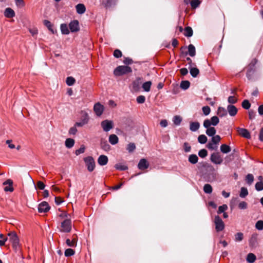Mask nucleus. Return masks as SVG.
<instances>
[{"label":"nucleus","mask_w":263,"mask_h":263,"mask_svg":"<svg viewBox=\"0 0 263 263\" xmlns=\"http://www.w3.org/2000/svg\"><path fill=\"white\" fill-rule=\"evenodd\" d=\"M257 62V60L254 58L252 60L249 64L246 67L247 69L246 76L249 80H251L253 79V76L256 71L255 65Z\"/></svg>","instance_id":"f257e3e1"},{"label":"nucleus","mask_w":263,"mask_h":263,"mask_svg":"<svg viewBox=\"0 0 263 263\" xmlns=\"http://www.w3.org/2000/svg\"><path fill=\"white\" fill-rule=\"evenodd\" d=\"M9 237V240L12 244L13 248L17 251L20 249L19 239L16 233L14 232H10L8 234Z\"/></svg>","instance_id":"f03ea898"},{"label":"nucleus","mask_w":263,"mask_h":263,"mask_svg":"<svg viewBox=\"0 0 263 263\" xmlns=\"http://www.w3.org/2000/svg\"><path fill=\"white\" fill-rule=\"evenodd\" d=\"M132 72L131 67L127 65L119 66H118L114 71V73L115 76H120L123 74H127Z\"/></svg>","instance_id":"7ed1b4c3"},{"label":"nucleus","mask_w":263,"mask_h":263,"mask_svg":"<svg viewBox=\"0 0 263 263\" xmlns=\"http://www.w3.org/2000/svg\"><path fill=\"white\" fill-rule=\"evenodd\" d=\"M71 221L70 218H67L61 222L59 230L61 232L69 233L71 230Z\"/></svg>","instance_id":"20e7f679"},{"label":"nucleus","mask_w":263,"mask_h":263,"mask_svg":"<svg viewBox=\"0 0 263 263\" xmlns=\"http://www.w3.org/2000/svg\"><path fill=\"white\" fill-rule=\"evenodd\" d=\"M188 51H184L183 49H186V47H181L180 48L181 56L184 57L187 54H189L191 57H193L196 55V49L195 46L193 44H190L187 47Z\"/></svg>","instance_id":"39448f33"},{"label":"nucleus","mask_w":263,"mask_h":263,"mask_svg":"<svg viewBox=\"0 0 263 263\" xmlns=\"http://www.w3.org/2000/svg\"><path fill=\"white\" fill-rule=\"evenodd\" d=\"M214 223L215 226V230L217 232L223 231L225 228V224L221 218L216 215L214 217Z\"/></svg>","instance_id":"423d86ee"},{"label":"nucleus","mask_w":263,"mask_h":263,"mask_svg":"<svg viewBox=\"0 0 263 263\" xmlns=\"http://www.w3.org/2000/svg\"><path fill=\"white\" fill-rule=\"evenodd\" d=\"M83 160L88 171L90 172H92L96 167L94 159L91 156H88L84 158Z\"/></svg>","instance_id":"0eeeda50"},{"label":"nucleus","mask_w":263,"mask_h":263,"mask_svg":"<svg viewBox=\"0 0 263 263\" xmlns=\"http://www.w3.org/2000/svg\"><path fill=\"white\" fill-rule=\"evenodd\" d=\"M101 126L104 132H107L114 127V122L111 120H105L101 122Z\"/></svg>","instance_id":"6e6552de"},{"label":"nucleus","mask_w":263,"mask_h":263,"mask_svg":"<svg viewBox=\"0 0 263 263\" xmlns=\"http://www.w3.org/2000/svg\"><path fill=\"white\" fill-rule=\"evenodd\" d=\"M210 159L216 164H220L223 161V159L219 153H214L211 154Z\"/></svg>","instance_id":"1a4fd4ad"},{"label":"nucleus","mask_w":263,"mask_h":263,"mask_svg":"<svg viewBox=\"0 0 263 263\" xmlns=\"http://www.w3.org/2000/svg\"><path fill=\"white\" fill-rule=\"evenodd\" d=\"M104 110V106L101 104L99 102L96 103L93 106V110L96 115L98 117L102 115Z\"/></svg>","instance_id":"9d476101"},{"label":"nucleus","mask_w":263,"mask_h":263,"mask_svg":"<svg viewBox=\"0 0 263 263\" xmlns=\"http://www.w3.org/2000/svg\"><path fill=\"white\" fill-rule=\"evenodd\" d=\"M3 185H6L4 187V191L5 192H12L13 191L14 189L13 187V181L11 179H7L4 183Z\"/></svg>","instance_id":"9b49d317"},{"label":"nucleus","mask_w":263,"mask_h":263,"mask_svg":"<svg viewBox=\"0 0 263 263\" xmlns=\"http://www.w3.org/2000/svg\"><path fill=\"white\" fill-rule=\"evenodd\" d=\"M50 210V206L47 202L44 201L41 203L38 206L39 212L40 213H45Z\"/></svg>","instance_id":"f8f14e48"},{"label":"nucleus","mask_w":263,"mask_h":263,"mask_svg":"<svg viewBox=\"0 0 263 263\" xmlns=\"http://www.w3.org/2000/svg\"><path fill=\"white\" fill-rule=\"evenodd\" d=\"M117 0H102V5L106 8L109 9L114 7Z\"/></svg>","instance_id":"ddd939ff"},{"label":"nucleus","mask_w":263,"mask_h":263,"mask_svg":"<svg viewBox=\"0 0 263 263\" xmlns=\"http://www.w3.org/2000/svg\"><path fill=\"white\" fill-rule=\"evenodd\" d=\"M237 130L238 133L242 137L247 138V139H250L251 138V135L249 133V132L245 128H240L238 127L237 128Z\"/></svg>","instance_id":"4468645a"},{"label":"nucleus","mask_w":263,"mask_h":263,"mask_svg":"<svg viewBox=\"0 0 263 263\" xmlns=\"http://www.w3.org/2000/svg\"><path fill=\"white\" fill-rule=\"evenodd\" d=\"M149 167V163L146 159L143 158L141 159L138 163V167L139 170H144Z\"/></svg>","instance_id":"2eb2a0df"},{"label":"nucleus","mask_w":263,"mask_h":263,"mask_svg":"<svg viewBox=\"0 0 263 263\" xmlns=\"http://www.w3.org/2000/svg\"><path fill=\"white\" fill-rule=\"evenodd\" d=\"M69 28L71 32H76L79 30V23L77 20H74L71 21L69 25Z\"/></svg>","instance_id":"dca6fc26"},{"label":"nucleus","mask_w":263,"mask_h":263,"mask_svg":"<svg viewBox=\"0 0 263 263\" xmlns=\"http://www.w3.org/2000/svg\"><path fill=\"white\" fill-rule=\"evenodd\" d=\"M238 111L237 108L233 105H229L227 106V112H228L231 116H235Z\"/></svg>","instance_id":"f3484780"},{"label":"nucleus","mask_w":263,"mask_h":263,"mask_svg":"<svg viewBox=\"0 0 263 263\" xmlns=\"http://www.w3.org/2000/svg\"><path fill=\"white\" fill-rule=\"evenodd\" d=\"M108 161V157L104 155L100 156L98 159V163L99 165L103 166L106 165Z\"/></svg>","instance_id":"a211bd4d"},{"label":"nucleus","mask_w":263,"mask_h":263,"mask_svg":"<svg viewBox=\"0 0 263 263\" xmlns=\"http://www.w3.org/2000/svg\"><path fill=\"white\" fill-rule=\"evenodd\" d=\"M142 83V78H137L133 82V89L135 91H137L140 88V86Z\"/></svg>","instance_id":"6ab92c4d"},{"label":"nucleus","mask_w":263,"mask_h":263,"mask_svg":"<svg viewBox=\"0 0 263 263\" xmlns=\"http://www.w3.org/2000/svg\"><path fill=\"white\" fill-rule=\"evenodd\" d=\"M257 243V235L256 234H253L250 240H249V245L250 246L252 247H255L256 246Z\"/></svg>","instance_id":"aec40b11"},{"label":"nucleus","mask_w":263,"mask_h":263,"mask_svg":"<svg viewBox=\"0 0 263 263\" xmlns=\"http://www.w3.org/2000/svg\"><path fill=\"white\" fill-rule=\"evenodd\" d=\"M189 69H190L191 75L193 78L197 77L199 73V70L197 67H196V66H194L192 67H189Z\"/></svg>","instance_id":"412c9836"},{"label":"nucleus","mask_w":263,"mask_h":263,"mask_svg":"<svg viewBox=\"0 0 263 263\" xmlns=\"http://www.w3.org/2000/svg\"><path fill=\"white\" fill-rule=\"evenodd\" d=\"M15 15L14 11L10 8H7L5 11V16L8 18H12Z\"/></svg>","instance_id":"4be33fe9"},{"label":"nucleus","mask_w":263,"mask_h":263,"mask_svg":"<svg viewBox=\"0 0 263 263\" xmlns=\"http://www.w3.org/2000/svg\"><path fill=\"white\" fill-rule=\"evenodd\" d=\"M200 127V124L198 122H192L190 123V129L192 132L197 131Z\"/></svg>","instance_id":"5701e85b"},{"label":"nucleus","mask_w":263,"mask_h":263,"mask_svg":"<svg viewBox=\"0 0 263 263\" xmlns=\"http://www.w3.org/2000/svg\"><path fill=\"white\" fill-rule=\"evenodd\" d=\"M82 124L81 122H77L73 127H71L69 130L70 135H75L77 132V127H81Z\"/></svg>","instance_id":"b1692460"},{"label":"nucleus","mask_w":263,"mask_h":263,"mask_svg":"<svg viewBox=\"0 0 263 263\" xmlns=\"http://www.w3.org/2000/svg\"><path fill=\"white\" fill-rule=\"evenodd\" d=\"M119 141L118 137L115 134H111L109 137V142L112 145L117 144Z\"/></svg>","instance_id":"393cba45"},{"label":"nucleus","mask_w":263,"mask_h":263,"mask_svg":"<svg viewBox=\"0 0 263 263\" xmlns=\"http://www.w3.org/2000/svg\"><path fill=\"white\" fill-rule=\"evenodd\" d=\"M188 160L191 163L195 164L198 162V157L195 154H191L189 156Z\"/></svg>","instance_id":"a878e982"},{"label":"nucleus","mask_w":263,"mask_h":263,"mask_svg":"<svg viewBox=\"0 0 263 263\" xmlns=\"http://www.w3.org/2000/svg\"><path fill=\"white\" fill-rule=\"evenodd\" d=\"M220 151L223 154H227L231 151V148L230 146L223 144L220 146Z\"/></svg>","instance_id":"bb28decb"},{"label":"nucleus","mask_w":263,"mask_h":263,"mask_svg":"<svg viewBox=\"0 0 263 263\" xmlns=\"http://www.w3.org/2000/svg\"><path fill=\"white\" fill-rule=\"evenodd\" d=\"M217 115L220 117L226 116L227 110L222 107H219L217 110Z\"/></svg>","instance_id":"cd10ccee"},{"label":"nucleus","mask_w":263,"mask_h":263,"mask_svg":"<svg viewBox=\"0 0 263 263\" xmlns=\"http://www.w3.org/2000/svg\"><path fill=\"white\" fill-rule=\"evenodd\" d=\"M193 31L191 27L187 26L184 28V35L186 37H191L193 35Z\"/></svg>","instance_id":"c85d7f7f"},{"label":"nucleus","mask_w":263,"mask_h":263,"mask_svg":"<svg viewBox=\"0 0 263 263\" xmlns=\"http://www.w3.org/2000/svg\"><path fill=\"white\" fill-rule=\"evenodd\" d=\"M152 84V83L151 81H147L142 84V87L144 91L149 92L151 90Z\"/></svg>","instance_id":"c756f323"},{"label":"nucleus","mask_w":263,"mask_h":263,"mask_svg":"<svg viewBox=\"0 0 263 263\" xmlns=\"http://www.w3.org/2000/svg\"><path fill=\"white\" fill-rule=\"evenodd\" d=\"M256 259V256L252 253H250L247 255L246 260L249 263H253Z\"/></svg>","instance_id":"7c9ffc66"},{"label":"nucleus","mask_w":263,"mask_h":263,"mask_svg":"<svg viewBox=\"0 0 263 263\" xmlns=\"http://www.w3.org/2000/svg\"><path fill=\"white\" fill-rule=\"evenodd\" d=\"M190 86V82L187 80L182 81L181 82L180 87L183 90L187 89Z\"/></svg>","instance_id":"2f4dec72"},{"label":"nucleus","mask_w":263,"mask_h":263,"mask_svg":"<svg viewBox=\"0 0 263 263\" xmlns=\"http://www.w3.org/2000/svg\"><path fill=\"white\" fill-rule=\"evenodd\" d=\"M254 180V176L252 174H248L246 177V181L249 185L253 183Z\"/></svg>","instance_id":"473e14b6"},{"label":"nucleus","mask_w":263,"mask_h":263,"mask_svg":"<svg viewBox=\"0 0 263 263\" xmlns=\"http://www.w3.org/2000/svg\"><path fill=\"white\" fill-rule=\"evenodd\" d=\"M74 144V140L71 138H67L65 140V146L66 147L70 148L73 147Z\"/></svg>","instance_id":"72a5a7b5"},{"label":"nucleus","mask_w":263,"mask_h":263,"mask_svg":"<svg viewBox=\"0 0 263 263\" xmlns=\"http://www.w3.org/2000/svg\"><path fill=\"white\" fill-rule=\"evenodd\" d=\"M101 148L105 151H108L110 149V146L107 143L106 141H101Z\"/></svg>","instance_id":"f704fd0d"},{"label":"nucleus","mask_w":263,"mask_h":263,"mask_svg":"<svg viewBox=\"0 0 263 263\" xmlns=\"http://www.w3.org/2000/svg\"><path fill=\"white\" fill-rule=\"evenodd\" d=\"M216 133V129L213 127H211L209 128H207L206 130V134L209 136H213L215 135Z\"/></svg>","instance_id":"c9c22d12"},{"label":"nucleus","mask_w":263,"mask_h":263,"mask_svg":"<svg viewBox=\"0 0 263 263\" xmlns=\"http://www.w3.org/2000/svg\"><path fill=\"white\" fill-rule=\"evenodd\" d=\"M61 30L63 34H68L69 33L68 26L66 24H62L61 25Z\"/></svg>","instance_id":"e433bc0d"},{"label":"nucleus","mask_w":263,"mask_h":263,"mask_svg":"<svg viewBox=\"0 0 263 263\" xmlns=\"http://www.w3.org/2000/svg\"><path fill=\"white\" fill-rule=\"evenodd\" d=\"M201 1L199 0H192L190 2V4L192 9H196L198 7Z\"/></svg>","instance_id":"4c0bfd02"},{"label":"nucleus","mask_w":263,"mask_h":263,"mask_svg":"<svg viewBox=\"0 0 263 263\" xmlns=\"http://www.w3.org/2000/svg\"><path fill=\"white\" fill-rule=\"evenodd\" d=\"M203 191L206 194H211L212 192L213 189L210 184H205L203 186Z\"/></svg>","instance_id":"58836bf2"},{"label":"nucleus","mask_w":263,"mask_h":263,"mask_svg":"<svg viewBox=\"0 0 263 263\" xmlns=\"http://www.w3.org/2000/svg\"><path fill=\"white\" fill-rule=\"evenodd\" d=\"M248 195V191L246 187H242L240 189L239 196L241 198H245Z\"/></svg>","instance_id":"ea45409f"},{"label":"nucleus","mask_w":263,"mask_h":263,"mask_svg":"<svg viewBox=\"0 0 263 263\" xmlns=\"http://www.w3.org/2000/svg\"><path fill=\"white\" fill-rule=\"evenodd\" d=\"M207 140V137L204 135H200L198 137V141L201 144L205 143Z\"/></svg>","instance_id":"a19ab883"},{"label":"nucleus","mask_w":263,"mask_h":263,"mask_svg":"<svg viewBox=\"0 0 263 263\" xmlns=\"http://www.w3.org/2000/svg\"><path fill=\"white\" fill-rule=\"evenodd\" d=\"M115 167L117 170H120V171H125L128 169L127 166L125 165H122L121 163L116 164L115 165Z\"/></svg>","instance_id":"79ce46f5"},{"label":"nucleus","mask_w":263,"mask_h":263,"mask_svg":"<svg viewBox=\"0 0 263 263\" xmlns=\"http://www.w3.org/2000/svg\"><path fill=\"white\" fill-rule=\"evenodd\" d=\"M243 239V234L241 232L237 233L235 235V240L236 241H241Z\"/></svg>","instance_id":"37998d69"},{"label":"nucleus","mask_w":263,"mask_h":263,"mask_svg":"<svg viewBox=\"0 0 263 263\" xmlns=\"http://www.w3.org/2000/svg\"><path fill=\"white\" fill-rule=\"evenodd\" d=\"M66 243L68 246L74 247L76 245L77 239L75 238H73L72 240H70L69 239H67L66 241Z\"/></svg>","instance_id":"c03bdc74"},{"label":"nucleus","mask_w":263,"mask_h":263,"mask_svg":"<svg viewBox=\"0 0 263 263\" xmlns=\"http://www.w3.org/2000/svg\"><path fill=\"white\" fill-rule=\"evenodd\" d=\"M212 125L216 126L219 122V119L217 116H213L210 120Z\"/></svg>","instance_id":"a18cd8bd"},{"label":"nucleus","mask_w":263,"mask_h":263,"mask_svg":"<svg viewBox=\"0 0 263 263\" xmlns=\"http://www.w3.org/2000/svg\"><path fill=\"white\" fill-rule=\"evenodd\" d=\"M75 82V79L72 77H68L66 78V82L68 86L73 85Z\"/></svg>","instance_id":"49530a36"},{"label":"nucleus","mask_w":263,"mask_h":263,"mask_svg":"<svg viewBox=\"0 0 263 263\" xmlns=\"http://www.w3.org/2000/svg\"><path fill=\"white\" fill-rule=\"evenodd\" d=\"M182 121V118L179 116H175L173 118L174 123L176 125L180 124Z\"/></svg>","instance_id":"de8ad7c7"},{"label":"nucleus","mask_w":263,"mask_h":263,"mask_svg":"<svg viewBox=\"0 0 263 263\" xmlns=\"http://www.w3.org/2000/svg\"><path fill=\"white\" fill-rule=\"evenodd\" d=\"M60 211H61V213L59 214V216L61 219L64 218H69L70 215L67 213V212L65 211H61L60 209L59 210Z\"/></svg>","instance_id":"09e8293b"},{"label":"nucleus","mask_w":263,"mask_h":263,"mask_svg":"<svg viewBox=\"0 0 263 263\" xmlns=\"http://www.w3.org/2000/svg\"><path fill=\"white\" fill-rule=\"evenodd\" d=\"M228 207L227 204H223L221 206H219L217 211V213L220 214L222 213H224V211L228 209Z\"/></svg>","instance_id":"8fccbe9b"},{"label":"nucleus","mask_w":263,"mask_h":263,"mask_svg":"<svg viewBox=\"0 0 263 263\" xmlns=\"http://www.w3.org/2000/svg\"><path fill=\"white\" fill-rule=\"evenodd\" d=\"M241 105L243 108L249 109L251 106V104L248 100H245L242 102Z\"/></svg>","instance_id":"3c124183"},{"label":"nucleus","mask_w":263,"mask_h":263,"mask_svg":"<svg viewBox=\"0 0 263 263\" xmlns=\"http://www.w3.org/2000/svg\"><path fill=\"white\" fill-rule=\"evenodd\" d=\"M136 149V145L134 143H130L127 145V150L129 153L133 152Z\"/></svg>","instance_id":"603ef678"},{"label":"nucleus","mask_w":263,"mask_h":263,"mask_svg":"<svg viewBox=\"0 0 263 263\" xmlns=\"http://www.w3.org/2000/svg\"><path fill=\"white\" fill-rule=\"evenodd\" d=\"M255 228L258 230H263V220H260L257 221L255 224Z\"/></svg>","instance_id":"864d4df0"},{"label":"nucleus","mask_w":263,"mask_h":263,"mask_svg":"<svg viewBox=\"0 0 263 263\" xmlns=\"http://www.w3.org/2000/svg\"><path fill=\"white\" fill-rule=\"evenodd\" d=\"M255 189L258 191L263 190V182L259 181L257 182L255 185Z\"/></svg>","instance_id":"5fc2aeb1"},{"label":"nucleus","mask_w":263,"mask_h":263,"mask_svg":"<svg viewBox=\"0 0 263 263\" xmlns=\"http://www.w3.org/2000/svg\"><path fill=\"white\" fill-rule=\"evenodd\" d=\"M220 140H221V138H220V136H219V135H216L214 136H213L212 138L211 142H213L215 144H217L220 142Z\"/></svg>","instance_id":"6e6d98bb"},{"label":"nucleus","mask_w":263,"mask_h":263,"mask_svg":"<svg viewBox=\"0 0 263 263\" xmlns=\"http://www.w3.org/2000/svg\"><path fill=\"white\" fill-rule=\"evenodd\" d=\"M183 150L185 153H189L191 151V146L187 142H184L183 145Z\"/></svg>","instance_id":"4d7b16f0"},{"label":"nucleus","mask_w":263,"mask_h":263,"mask_svg":"<svg viewBox=\"0 0 263 263\" xmlns=\"http://www.w3.org/2000/svg\"><path fill=\"white\" fill-rule=\"evenodd\" d=\"M198 155L201 158H205L208 155V151L205 149H202L199 151Z\"/></svg>","instance_id":"13d9d810"},{"label":"nucleus","mask_w":263,"mask_h":263,"mask_svg":"<svg viewBox=\"0 0 263 263\" xmlns=\"http://www.w3.org/2000/svg\"><path fill=\"white\" fill-rule=\"evenodd\" d=\"M202 111L205 116H208L211 112V108L208 106H203L202 108Z\"/></svg>","instance_id":"bf43d9fd"},{"label":"nucleus","mask_w":263,"mask_h":263,"mask_svg":"<svg viewBox=\"0 0 263 263\" xmlns=\"http://www.w3.org/2000/svg\"><path fill=\"white\" fill-rule=\"evenodd\" d=\"M74 251L71 249H67L65 251V255L66 257L72 256L74 254Z\"/></svg>","instance_id":"052dcab7"},{"label":"nucleus","mask_w":263,"mask_h":263,"mask_svg":"<svg viewBox=\"0 0 263 263\" xmlns=\"http://www.w3.org/2000/svg\"><path fill=\"white\" fill-rule=\"evenodd\" d=\"M237 100V99L234 96H230L228 99V101L229 103L231 104V105L236 103Z\"/></svg>","instance_id":"680f3d73"},{"label":"nucleus","mask_w":263,"mask_h":263,"mask_svg":"<svg viewBox=\"0 0 263 263\" xmlns=\"http://www.w3.org/2000/svg\"><path fill=\"white\" fill-rule=\"evenodd\" d=\"M137 102L139 104H142L145 101V97L144 96L140 95L137 97Z\"/></svg>","instance_id":"e2e57ef3"},{"label":"nucleus","mask_w":263,"mask_h":263,"mask_svg":"<svg viewBox=\"0 0 263 263\" xmlns=\"http://www.w3.org/2000/svg\"><path fill=\"white\" fill-rule=\"evenodd\" d=\"M248 207V204L245 201H241L238 204V208L240 209L244 210L246 209Z\"/></svg>","instance_id":"0e129e2a"},{"label":"nucleus","mask_w":263,"mask_h":263,"mask_svg":"<svg viewBox=\"0 0 263 263\" xmlns=\"http://www.w3.org/2000/svg\"><path fill=\"white\" fill-rule=\"evenodd\" d=\"M122 55V52L119 49H116L114 52V56L116 58H119Z\"/></svg>","instance_id":"69168bd1"},{"label":"nucleus","mask_w":263,"mask_h":263,"mask_svg":"<svg viewBox=\"0 0 263 263\" xmlns=\"http://www.w3.org/2000/svg\"><path fill=\"white\" fill-rule=\"evenodd\" d=\"M44 24L51 31H52V32H53V29L52 28V25L49 21L45 20L44 21Z\"/></svg>","instance_id":"338daca9"},{"label":"nucleus","mask_w":263,"mask_h":263,"mask_svg":"<svg viewBox=\"0 0 263 263\" xmlns=\"http://www.w3.org/2000/svg\"><path fill=\"white\" fill-rule=\"evenodd\" d=\"M15 4L17 7H23L25 4L23 0H15Z\"/></svg>","instance_id":"774afa93"}]
</instances>
